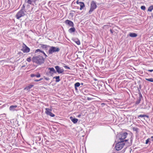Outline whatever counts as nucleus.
<instances>
[{
	"instance_id": "obj_38",
	"label": "nucleus",
	"mask_w": 153,
	"mask_h": 153,
	"mask_svg": "<svg viewBox=\"0 0 153 153\" xmlns=\"http://www.w3.org/2000/svg\"><path fill=\"white\" fill-rule=\"evenodd\" d=\"M110 32L111 33H113V30H111V29H110Z\"/></svg>"
},
{
	"instance_id": "obj_35",
	"label": "nucleus",
	"mask_w": 153,
	"mask_h": 153,
	"mask_svg": "<svg viewBox=\"0 0 153 153\" xmlns=\"http://www.w3.org/2000/svg\"><path fill=\"white\" fill-rule=\"evenodd\" d=\"M148 71H149L150 72H152L153 71V69L149 70H148Z\"/></svg>"
},
{
	"instance_id": "obj_17",
	"label": "nucleus",
	"mask_w": 153,
	"mask_h": 153,
	"mask_svg": "<svg viewBox=\"0 0 153 153\" xmlns=\"http://www.w3.org/2000/svg\"><path fill=\"white\" fill-rule=\"evenodd\" d=\"M76 30L73 27L70 28L68 30V32L70 33H72L73 32H74Z\"/></svg>"
},
{
	"instance_id": "obj_34",
	"label": "nucleus",
	"mask_w": 153,
	"mask_h": 153,
	"mask_svg": "<svg viewBox=\"0 0 153 153\" xmlns=\"http://www.w3.org/2000/svg\"><path fill=\"white\" fill-rule=\"evenodd\" d=\"M42 78H40L39 79H36V80H34V81L36 82H38V81H39L42 80Z\"/></svg>"
},
{
	"instance_id": "obj_12",
	"label": "nucleus",
	"mask_w": 153,
	"mask_h": 153,
	"mask_svg": "<svg viewBox=\"0 0 153 153\" xmlns=\"http://www.w3.org/2000/svg\"><path fill=\"white\" fill-rule=\"evenodd\" d=\"M142 97V96L141 94H139V97L136 102V104L138 105L140 103L141 99Z\"/></svg>"
},
{
	"instance_id": "obj_23",
	"label": "nucleus",
	"mask_w": 153,
	"mask_h": 153,
	"mask_svg": "<svg viewBox=\"0 0 153 153\" xmlns=\"http://www.w3.org/2000/svg\"><path fill=\"white\" fill-rule=\"evenodd\" d=\"M41 47L43 48L46 49L48 47H49V46L44 44H41Z\"/></svg>"
},
{
	"instance_id": "obj_14",
	"label": "nucleus",
	"mask_w": 153,
	"mask_h": 153,
	"mask_svg": "<svg viewBox=\"0 0 153 153\" xmlns=\"http://www.w3.org/2000/svg\"><path fill=\"white\" fill-rule=\"evenodd\" d=\"M33 85H31L28 86H26L24 90H26L28 91H30V89L32 87H33Z\"/></svg>"
},
{
	"instance_id": "obj_25",
	"label": "nucleus",
	"mask_w": 153,
	"mask_h": 153,
	"mask_svg": "<svg viewBox=\"0 0 153 153\" xmlns=\"http://www.w3.org/2000/svg\"><path fill=\"white\" fill-rule=\"evenodd\" d=\"M75 42L78 45H79L80 44V42L78 39H76L75 41Z\"/></svg>"
},
{
	"instance_id": "obj_39",
	"label": "nucleus",
	"mask_w": 153,
	"mask_h": 153,
	"mask_svg": "<svg viewBox=\"0 0 153 153\" xmlns=\"http://www.w3.org/2000/svg\"><path fill=\"white\" fill-rule=\"evenodd\" d=\"M45 79H46V80H49V78L45 77Z\"/></svg>"
},
{
	"instance_id": "obj_24",
	"label": "nucleus",
	"mask_w": 153,
	"mask_h": 153,
	"mask_svg": "<svg viewBox=\"0 0 153 153\" xmlns=\"http://www.w3.org/2000/svg\"><path fill=\"white\" fill-rule=\"evenodd\" d=\"M146 117L148 118V116L145 114H140L138 116V118L139 117Z\"/></svg>"
},
{
	"instance_id": "obj_37",
	"label": "nucleus",
	"mask_w": 153,
	"mask_h": 153,
	"mask_svg": "<svg viewBox=\"0 0 153 153\" xmlns=\"http://www.w3.org/2000/svg\"><path fill=\"white\" fill-rule=\"evenodd\" d=\"M150 139L152 141H153V136H152Z\"/></svg>"
},
{
	"instance_id": "obj_16",
	"label": "nucleus",
	"mask_w": 153,
	"mask_h": 153,
	"mask_svg": "<svg viewBox=\"0 0 153 153\" xmlns=\"http://www.w3.org/2000/svg\"><path fill=\"white\" fill-rule=\"evenodd\" d=\"M17 107V105H11L9 109L12 111H14L15 110V108Z\"/></svg>"
},
{
	"instance_id": "obj_22",
	"label": "nucleus",
	"mask_w": 153,
	"mask_h": 153,
	"mask_svg": "<svg viewBox=\"0 0 153 153\" xmlns=\"http://www.w3.org/2000/svg\"><path fill=\"white\" fill-rule=\"evenodd\" d=\"M44 51H42L41 50L39 49H36L35 51V53H39V54L40 53H43V52Z\"/></svg>"
},
{
	"instance_id": "obj_8",
	"label": "nucleus",
	"mask_w": 153,
	"mask_h": 153,
	"mask_svg": "<svg viewBox=\"0 0 153 153\" xmlns=\"http://www.w3.org/2000/svg\"><path fill=\"white\" fill-rule=\"evenodd\" d=\"M51 109H50L48 108H45V113L47 115L53 117L55 116V115L51 112Z\"/></svg>"
},
{
	"instance_id": "obj_20",
	"label": "nucleus",
	"mask_w": 153,
	"mask_h": 153,
	"mask_svg": "<svg viewBox=\"0 0 153 153\" xmlns=\"http://www.w3.org/2000/svg\"><path fill=\"white\" fill-rule=\"evenodd\" d=\"M53 78L56 79V82H58L60 80V76H54L53 77Z\"/></svg>"
},
{
	"instance_id": "obj_9",
	"label": "nucleus",
	"mask_w": 153,
	"mask_h": 153,
	"mask_svg": "<svg viewBox=\"0 0 153 153\" xmlns=\"http://www.w3.org/2000/svg\"><path fill=\"white\" fill-rule=\"evenodd\" d=\"M55 68L56 71L59 74L62 73L64 71V70L62 68H61L58 66H55Z\"/></svg>"
},
{
	"instance_id": "obj_31",
	"label": "nucleus",
	"mask_w": 153,
	"mask_h": 153,
	"mask_svg": "<svg viewBox=\"0 0 153 153\" xmlns=\"http://www.w3.org/2000/svg\"><path fill=\"white\" fill-rule=\"evenodd\" d=\"M141 9L143 10H145L146 9V7L144 6H142L141 7Z\"/></svg>"
},
{
	"instance_id": "obj_33",
	"label": "nucleus",
	"mask_w": 153,
	"mask_h": 153,
	"mask_svg": "<svg viewBox=\"0 0 153 153\" xmlns=\"http://www.w3.org/2000/svg\"><path fill=\"white\" fill-rule=\"evenodd\" d=\"M45 56V59L46 58V57H48V56L44 52V51L43 52V53H42Z\"/></svg>"
},
{
	"instance_id": "obj_32",
	"label": "nucleus",
	"mask_w": 153,
	"mask_h": 153,
	"mask_svg": "<svg viewBox=\"0 0 153 153\" xmlns=\"http://www.w3.org/2000/svg\"><path fill=\"white\" fill-rule=\"evenodd\" d=\"M64 67L66 69H70V68L67 65L64 66Z\"/></svg>"
},
{
	"instance_id": "obj_40",
	"label": "nucleus",
	"mask_w": 153,
	"mask_h": 153,
	"mask_svg": "<svg viewBox=\"0 0 153 153\" xmlns=\"http://www.w3.org/2000/svg\"><path fill=\"white\" fill-rule=\"evenodd\" d=\"M25 6H24V5H23V7H22V9H24V10H25V8H25Z\"/></svg>"
},
{
	"instance_id": "obj_13",
	"label": "nucleus",
	"mask_w": 153,
	"mask_h": 153,
	"mask_svg": "<svg viewBox=\"0 0 153 153\" xmlns=\"http://www.w3.org/2000/svg\"><path fill=\"white\" fill-rule=\"evenodd\" d=\"M48 69L50 70V71L49 72L50 73H51V72H52V73L53 74L56 73V71H55V70L53 68H48Z\"/></svg>"
},
{
	"instance_id": "obj_1",
	"label": "nucleus",
	"mask_w": 153,
	"mask_h": 153,
	"mask_svg": "<svg viewBox=\"0 0 153 153\" xmlns=\"http://www.w3.org/2000/svg\"><path fill=\"white\" fill-rule=\"evenodd\" d=\"M32 59L33 62L39 65L43 64L45 62V58L40 55L34 56Z\"/></svg>"
},
{
	"instance_id": "obj_2",
	"label": "nucleus",
	"mask_w": 153,
	"mask_h": 153,
	"mask_svg": "<svg viewBox=\"0 0 153 153\" xmlns=\"http://www.w3.org/2000/svg\"><path fill=\"white\" fill-rule=\"evenodd\" d=\"M128 135V133L127 132L121 133L119 134L118 135V137L119 140H120V142L127 141V140H125L124 141L123 140L125 139L127 137Z\"/></svg>"
},
{
	"instance_id": "obj_26",
	"label": "nucleus",
	"mask_w": 153,
	"mask_h": 153,
	"mask_svg": "<svg viewBox=\"0 0 153 153\" xmlns=\"http://www.w3.org/2000/svg\"><path fill=\"white\" fill-rule=\"evenodd\" d=\"M153 10V7L152 6H150L148 8V11L151 12Z\"/></svg>"
},
{
	"instance_id": "obj_10",
	"label": "nucleus",
	"mask_w": 153,
	"mask_h": 153,
	"mask_svg": "<svg viewBox=\"0 0 153 153\" xmlns=\"http://www.w3.org/2000/svg\"><path fill=\"white\" fill-rule=\"evenodd\" d=\"M65 23L66 25H68L70 27H73L74 26L73 22L70 20H66L65 21Z\"/></svg>"
},
{
	"instance_id": "obj_19",
	"label": "nucleus",
	"mask_w": 153,
	"mask_h": 153,
	"mask_svg": "<svg viewBox=\"0 0 153 153\" xmlns=\"http://www.w3.org/2000/svg\"><path fill=\"white\" fill-rule=\"evenodd\" d=\"M129 36L131 37H135L137 36V34L135 33H130Z\"/></svg>"
},
{
	"instance_id": "obj_21",
	"label": "nucleus",
	"mask_w": 153,
	"mask_h": 153,
	"mask_svg": "<svg viewBox=\"0 0 153 153\" xmlns=\"http://www.w3.org/2000/svg\"><path fill=\"white\" fill-rule=\"evenodd\" d=\"M80 85V83L77 82L75 83L74 84L75 88L76 90L77 89V87H79Z\"/></svg>"
},
{
	"instance_id": "obj_11",
	"label": "nucleus",
	"mask_w": 153,
	"mask_h": 153,
	"mask_svg": "<svg viewBox=\"0 0 153 153\" xmlns=\"http://www.w3.org/2000/svg\"><path fill=\"white\" fill-rule=\"evenodd\" d=\"M76 3L79 5L80 6V10H82L85 7V5L83 2L81 1L79 2L77 1L76 2Z\"/></svg>"
},
{
	"instance_id": "obj_5",
	"label": "nucleus",
	"mask_w": 153,
	"mask_h": 153,
	"mask_svg": "<svg viewBox=\"0 0 153 153\" xmlns=\"http://www.w3.org/2000/svg\"><path fill=\"white\" fill-rule=\"evenodd\" d=\"M97 7L96 3L94 1H92L91 3L90 8L89 11V14H90Z\"/></svg>"
},
{
	"instance_id": "obj_7",
	"label": "nucleus",
	"mask_w": 153,
	"mask_h": 153,
	"mask_svg": "<svg viewBox=\"0 0 153 153\" xmlns=\"http://www.w3.org/2000/svg\"><path fill=\"white\" fill-rule=\"evenodd\" d=\"M21 50L24 53H27L29 52L30 49L24 43Z\"/></svg>"
},
{
	"instance_id": "obj_29",
	"label": "nucleus",
	"mask_w": 153,
	"mask_h": 153,
	"mask_svg": "<svg viewBox=\"0 0 153 153\" xmlns=\"http://www.w3.org/2000/svg\"><path fill=\"white\" fill-rule=\"evenodd\" d=\"M151 140V139L150 138H148V139L146 140V144H148L149 143V142L150 141V140Z\"/></svg>"
},
{
	"instance_id": "obj_36",
	"label": "nucleus",
	"mask_w": 153,
	"mask_h": 153,
	"mask_svg": "<svg viewBox=\"0 0 153 153\" xmlns=\"http://www.w3.org/2000/svg\"><path fill=\"white\" fill-rule=\"evenodd\" d=\"M87 99L88 100H91L92 98L90 97H88Z\"/></svg>"
},
{
	"instance_id": "obj_15",
	"label": "nucleus",
	"mask_w": 153,
	"mask_h": 153,
	"mask_svg": "<svg viewBox=\"0 0 153 153\" xmlns=\"http://www.w3.org/2000/svg\"><path fill=\"white\" fill-rule=\"evenodd\" d=\"M70 118L72 121L74 123H77L78 121V119L75 118H73L72 117H71Z\"/></svg>"
},
{
	"instance_id": "obj_41",
	"label": "nucleus",
	"mask_w": 153,
	"mask_h": 153,
	"mask_svg": "<svg viewBox=\"0 0 153 153\" xmlns=\"http://www.w3.org/2000/svg\"><path fill=\"white\" fill-rule=\"evenodd\" d=\"M80 116H81L80 115H78V117H80Z\"/></svg>"
},
{
	"instance_id": "obj_6",
	"label": "nucleus",
	"mask_w": 153,
	"mask_h": 153,
	"mask_svg": "<svg viewBox=\"0 0 153 153\" xmlns=\"http://www.w3.org/2000/svg\"><path fill=\"white\" fill-rule=\"evenodd\" d=\"M60 49L58 48L55 47H50V48L48 50V53L49 54H52L53 53L58 52Z\"/></svg>"
},
{
	"instance_id": "obj_4",
	"label": "nucleus",
	"mask_w": 153,
	"mask_h": 153,
	"mask_svg": "<svg viewBox=\"0 0 153 153\" xmlns=\"http://www.w3.org/2000/svg\"><path fill=\"white\" fill-rule=\"evenodd\" d=\"M125 144L123 141L119 142L115 146V148L116 149L117 151L120 150L123 147Z\"/></svg>"
},
{
	"instance_id": "obj_28",
	"label": "nucleus",
	"mask_w": 153,
	"mask_h": 153,
	"mask_svg": "<svg viewBox=\"0 0 153 153\" xmlns=\"http://www.w3.org/2000/svg\"><path fill=\"white\" fill-rule=\"evenodd\" d=\"M145 79L149 81L152 82H153V79L152 78H150L149 79L146 78Z\"/></svg>"
},
{
	"instance_id": "obj_18",
	"label": "nucleus",
	"mask_w": 153,
	"mask_h": 153,
	"mask_svg": "<svg viewBox=\"0 0 153 153\" xmlns=\"http://www.w3.org/2000/svg\"><path fill=\"white\" fill-rule=\"evenodd\" d=\"M41 76V75L40 74L38 73L37 75L34 74H31L30 75V76L33 77L34 76H36L37 78Z\"/></svg>"
},
{
	"instance_id": "obj_43",
	"label": "nucleus",
	"mask_w": 153,
	"mask_h": 153,
	"mask_svg": "<svg viewBox=\"0 0 153 153\" xmlns=\"http://www.w3.org/2000/svg\"><path fill=\"white\" fill-rule=\"evenodd\" d=\"M113 153H115V152H113Z\"/></svg>"
},
{
	"instance_id": "obj_3",
	"label": "nucleus",
	"mask_w": 153,
	"mask_h": 153,
	"mask_svg": "<svg viewBox=\"0 0 153 153\" xmlns=\"http://www.w3.org/2000/svg\"><path fill=\"white\" fill-rule=\"evenodd\" d=\"M26 11L24 9H22L19 11L16 15V17L18 19H19L21 17L24 16L25 14V13Z\"/></svg>"
},
{
	"instance_id": "obj_27",
	"label": "nucleus",
	"mask_w": 153,
	"mask_h": 153,
	"mask_svg": "<svg viewBox=\"0 0 153 153\" xmlns=\"http://www.w3.org/2000/svg\"><path fill=\"white\" fill-rule=\"evenodd\" d=\"M25 2L29 4H31L32 1L31 0H25Z\"/></svg>"
},
{
	"instance_id": "obj_30",
	"label": "nucleus",
	"mask_w": 153,
	"mask_h": 153,
	"mask_svg": "<svg viewBox=\"0 0 153 153\" xmlns=\"http://www.w3.org/2000/svg\"><path fill=\"white\" fill-rule=\"evenodd\" d=\"M26 60L29 62H30L31 61V57H29L28 58H27V60Z\"/></svg>"
},
{
	"instance_id": "obj_42",
	"label": "nucleus",
	"mask_w": 153,
	"mask_h": 153,
	"mask_svg": "<svg viewBox=\"0 0 153 153\" xmlns=\"http://www.w3.org/2000/svg\"><path fill=\"white\" fill-rule=\"evenodd\" d=\"M152 7H153V5H152Z\"/></svg>"
}]
</instances>
